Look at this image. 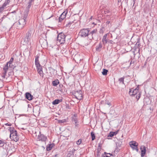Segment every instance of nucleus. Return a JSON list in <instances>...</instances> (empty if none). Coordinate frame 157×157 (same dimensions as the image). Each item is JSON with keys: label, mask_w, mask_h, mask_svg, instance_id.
<instances>
[{"label": "nucleus", "mask_w": 157, "mask_h": 157, "mask_svg": "<svg viewBox=\"0 0 157 157\" xmlns=\"http://www.w3.org/2000/svg\"><path fill=\"white\" fill-rule=\"evenodd\" d=\"M125 2L127 4L128 3V0H124Z\"/></svg>", "instance_id": "4d7b16f0"}, {"label": "nucleus", "mask_w": 157, "mask_h": 157, "mask_svg": "<svg viewBox=\"0 0 157 157\" xmlns=\"http://www.w3.org/2000/svg\"><path fill=\"white\" fill-rule=\"evenodd\" d=\"M55 145L54 144H48L46 150L48 151H50L51 150L52 147Z\"/></svg>", "instance_id": "6ab92c4d"}, {"label": "nucleus", "mask_w": 157, "mask_h": 157, "mask_svg": "<svg viewBox=\"0 0 157 157\" xmlns=\"http://www.w3.org/2000/svg\"><path fill=\"white\" fill-rule=\"evenodd\" d=\"M54 16V15L53 14H52L51 16L49 17L48 18V19H50V18H51V17H53Z\"/></svg>", "instance_id": "603ef678"}, {"label": "nucleus", "mask_w": 157, "mask_h": 157, "mask_svg": "<svg viewBox=\"0 0 157 157\" xmlns=\"http://www.w3.org/2000/svg\"><path fill=\"white\" fill-rule=\"evenodd\" d=\"M75 151V149H73L72 150V154H73V153Z\"/></svg>", "instance_id": "5fc2aeb1"}, {"label": "nucleus", "mask_w": 157, "mask_h": 157, "mask_svg": "<svg viewBox=\"0 0 157 157\" xmlns=\"http://www.w3.org/2000/svg\"><path fill=\"white\" fill-rule=\"evenodd\" d=\"M140 45V44L139 41H138L136 44V47H139Z\"/></svg>", "instance_id": "e433bc0d"}, {"label": "nucleus", "mask_w": 157, "mask_h": 157, "mask_svg": "<svg viewBox=\"0 0 157 157\" xmlns=\"http://www.w3.org/2000/svg\"><path fill=\"white\" fill-rule=\"evenodd\" d=\"M118 131H117L116 132H115L114 135L117 134V133Z\"/></svg>", "instance_id": "864d4df0"}, {"label": "nucleus", "mask_w": 157, "mask_h": 157, "mask_svg": "<svg viewBox=\"0 0 157 157\" xmlns=\"http://www.w3.org/2000/svg\"><path fill=\"white\" fill-rule=\"evenodd\" d=\"M110 23V21H107L106 22V24L107 25H108Z\"/></svg>", "instance_id": "8fccbe9b"}, {"label": "nucleus", "mask_w": 157, "mask_h": 157, "mask_svg": "<svg viewBox=\"0 0 157 157\" xmlns=\"http://www.w3.org/2000/svg\"><path fill=\"white\" fill-rule=\"evenodd\" d=\"M66 120L65 119H63L62 120H59L58 121V122L59 123L62 124L66 122Z\"/></svg>", "instance_id": "c85d7f7f"}, {"label": "nucleus", "mask_w": 157, "mask_h": 157, "mask_svg": "<svg viewBox=\"0 0 157 157\" xmlns=\"http://www.w3.org/2000/svg\"><path fill=\"white\" fill-rule=\"evenodd\" d=\"M124 77H122L119 78L118 81L120 83H122L123 84H124Z\"/></svg>", "instance_id": "393cba45"}, {"label": "nucleus", "mask_w": 157, "mask_h": 157, "mask_svg": "<svg viewBox=\"0 0 157 157\" xmlns=\"http://www.w3.org/2000/svg\"><path fill=\"white\" fill-rule=\"evenodd\" d=\"M35 65H36V67H39V66H41V65H40V63H39V60H37V61L35 60Z\"/></svg>", "instance_id": "cd10ccee"}, {"label": "nucleus", "mask_w": 157, "mask_h": 157, "mask_svg": "<svg viewBox=\"0 0 157 157\" xmlns=\"http://www.w3.org/2000/svg\"><path fill=\"white\" fill-rule=\"evenodd\" d=\"M97 30L95 29L90 31L89 29H81L79 33V36L82 37H86L87 36L90 40L94 39V37L96 36Z\"/></svg>", "instance_id": "f257e3e1"}, {"label": "nucleus", "mask_w": 157, "mask_h": 157, "mask_svg": "<svg viewBox=\"0 0 157 157\" xmlns=\"http://www.w3.org/2000/svg\"><path fill=\"white\" fill-rule=\"evenodd\" d=\"M132 61H131L130 63V64L131 65V63H132Z\"/></svg>", "instance_id": "69168bd1"}, {"label": "nucleus", "mask_w": 157, "mask_h": 157, "mask_svg": "<svg viewBox=\"0 0 157 157\" xmlns=\"http://www.w3.org/2000/svg\"><path fill=\"white\" fill-rule=\"evenodd\" d=\"M74 154H72L71 153H69L67 154V157H71V156H73Z\"/></svg>", "instance_id": "4c0bfd02"}, {"label": "nucleus", "mask_w": 157, "mask_h": 157, "mask_svg": "<svg viewBox=\"0 0 157 157\" xmlns=\"http://www.w3.org/2000/svg\"><path fill=\"white\" fill-rule=\"evenodd\" d=\"M5 18V17L3 16L2 17L1 19H0V21H1V22H2L3 19Z\"/></svg>", "instance_id": "de8ad7c7"}, {"label": "nucleus", "mask_w": 157, "mask_h": 157, "mask_svg": "<svg viewBox=\"0 0 157 157\" xmlns=\"http://www.w3.org/2000/svg\"><path fill=\"white\" fill-rule=\"evenodd\" d=\"M9 130L10 132V135H12V134L15 132V131H16V130H15L14 128L10 127Z\"/></svg>", "instance_id": "412c9836"}, {"label": "nucleus", "mask_w": 157, "mask_h": 157, "mask_svg": "<svg viewBox=\"0 0 157 157\" xmlns=\"http://www.w3.org/2000/svg\"><path fill=\"white\" fill-rule=\"evenodd\" d=\"M109 154L110 155H112V154H111L110 153H109Z\"/></svg>", "instance_id": "0e129e2a"}, {"label": "nucleus", "mask_w": 157, "mask_h": 157, "mask_svg": "<svg viewBox=\"0 0 157 157\" xmlns=\"http://www.w3.org/2000/svg\"><path fill=\"white\" fill-rule=\"evenodd\" d=\"M66 36L63 33H60L58 35L57 37V40L60 44H64L65 41V37Z\"/></svg>", "instance_id": "20e7f679"}, {"label": "nucleus", "mask_w": 157, "mask_h": 157, "mask_svg": "<svg viewBox=\"0 0 157 157\" xmlns=\"http://www.w3.org/2000/svg\"><path fill=\"white\" fill-rule=\"evenodd\" d=\"M104 28L103 27H101L100 28V31H99V33H103L104 32Z\"/></svg>", "instance_id": "2f4dec72"}, {"label": "nucleus", "mask_w": 157, "mask_h": 157, "mask_svg": "<svg viewBox=\"0 0 157 157\" xmlns=\"http://www.w3.org/2000/svg\"><path fill=\"white\" fill-rule=\"evenodd\" d=\"M102 47V44L100 42L98 45L96 46V51L98 52H100Z\"/></svg>", "instance_id": "f3484780"}, {"label": "nucleus", "mask_w": 157, "mask_h": 157, "mask_svg": "<svg viewBox=\"0 0 157 157\" xmlns=\"http://www.w3.org/2000/svg\"><path fill=\"white\" fill-rule=\"evenodd\" d=\"M5 125L8 126H11V124H9L8 123L5 124Z\"/></svg>", "instance_id": "c03bdc74"}, {"label": "nucleus", "mask_w": 157, "mask_h": 157, "mask_svg": "<svg viewBox=\"0 0 157 157\" xmlns=\"http://www.w3.org/2000/svg\"><path fill=\"white\" fill-rule=\"evenodd\" d=\"M91 136L92 138V140H94L95 138V136L94 133L93 132H91Z\"/></svg>", "instance_id": "bb28decb"}, {"label": "nucleus", "mask_w": 157, "mask_h": 157, "mask_svg": "<svg viewBox=\"0 0 157 157\" xmlns=\"http://www.w3.org/2000/svg\"><path fill=\"white\" fill-rule=\"evenodd\" d=\"M13 60V58L12 57L10 59L9 61L7 63V64H8L9 65V67H10V64L12 63Z\"/></svg>", "instance_id": "c756f323"}, {"label": "nucleus", "mask_w": 157, "mask_h": 157, "mask_svg": "<svg viewBox=\"0 0 157 157\" xmlns=\"http://www.w3.org/2000/svg\"><path fill=\"white\" fill-rule=\"evenodd\" d=\"M101 148H98L97 149V152L98 154H99V153L100 152V151L101 150Z\"/></svg>", "instance_id": "ea45409f"}, {"label": "nucleus", "mask_w": 157, "mask_h": 157, "mask_svg": "<svg viewBox=\"0 0 157 157\" xmlns=\"http://www.w3.org/2000/svg\"><path fill=\"white\" fill-rule=\"evenodd\" d=\"M130 95L132 96L135 97L138 101L140 97L141 93L139 90V87H137L135 89H131L129 92Z\"/></svg>", "instance_id": "7ed1b4c3"}, {"label": "nucleus", "mask_w": 157, "mask_h": 157, "mask_svg": "<svg viewBox=\"0 0 157 157\" xmlns=\"http://www.w3.org/2000/svg\"><path fill=\"white\" fill-rule=\"evenodd\" d=\"M10 2V0H6L2 6L5 7Z\"/></svg>", "instance_id": "5701e85b"}, {"label": "nucleus", "mask_w": 157, "mask_h": 157, "mask_svg": "<svg viewBox=\"0 0 157 157\" xmlns=\"http://www.w3.org/2000/svg\"><path fill=\"white\" fill-rule=\"evenodd\" d=\"M150 110H151V108H150Z\"/></svg>", "instance_id": "774afa93"}, {"label": "nucleus", "mask_w": 157, "mask_h": 157, "mask_svg": "<svg viewBox=\"0 0 157 157\" xmlns=\"http://www.w3.org/2000/svg\"><path fill=\"white\" fill-rule=\"evenodd\" d=\"M23 18H20L19 20L13 24V26L18 29H21L23 28L26 23V18L28 14L26 13L24 14Z\"/></svg>", "instance_id": "f03ea898"}, {"label": "nucleus", "mask_w": 157, "mask_h": 157, "mask_svg": "<svg viewBox=\"0 0 157 157\" xmlns=\"http://www.w3.org/2000/svg\"><path fill=\"white\" fill-rule=\"evenodd\" d=\"M92 24H94V25H96V24H95L94 22L92 23Z\"/></svg>", "instance_id": "052dcab7"}, {"label": "nucleus", "mask_w": 157, "mask_h": 157, "mask_svg": "<svg viewBox=\"0 0 157 157\" xmlns=\"http://www.w3.org/2000/svg\"><path fill=\"white\" fill-rule=\"evenodd\" d=\"M101 143H99L98 144V148H101Z\"/></svg>", "instance_id": "a18cd8bd"}, {"label": "nucleus", "mask_w": 157, "mask_h": 157, "mask_svg": "<svg viewBox=\"0 0 157 157\" xmlns=\"http://www.w3.org/2000/svg\"><path fill=\"white\" fill-rule=\"evenodd\" d=\"M9 67H9V65L7 63L4 66L3 68V70L4 71V72L2 73V77L3 78H5L7 72L8 70L9 69Z\"/></svg>", "instance_id": "1a4fd4ad"}, {"label": "nucleus", "mask_w": 157, "mask_h": 157, "mask_svg": "<svg viewBox=\"0 0 157 157\" xmlns=\"http://www.w3.org/2000/svg\"><path fill=\"white\" fill-rule=\"evenodd\" d=\"M104 153L105 154H107V153H106V152H105Z\"/></svg>", "instance_id": "338daca9"}, {"label": "nucleus", "mask_w": 157, "mask_h": 157, "mask_svg": "<svg viewBox=\"0 0 157 157\" xmlns=\"http://www.w3.org/2000/svg\"><path fill=\"white\" fill-rule=\"evenodd\" d=\"M107 34H106L104 35L103 36V38L102 39V42H103V44L105 45V44L107 43L108 42V41L107 40Z\"/></svg>", "instance_id": "2eb2a0df"}, {"label": "nucleus", "mask_w": 157, "mask_h": 157, "mask_svg": "<svg viewBox=\"0 0 157 157\" xmlns=\"http://www.w3.org/2000/svg\"><path fill=\"white\" fill-rule=\"evenodd\" d=\"M38 73L42 77L43 76L44 74L42 71V66L36 67Z\"/></svg>", "instance_id": "4468645a"}, {"label": "nucleus", "mask_w": 157, "mask_h": 157, "mask_svg": "<svg viewBox=\"0 0 157 157\" xmlns=\"http://www.w3.org/2000/svg\"><path fill=\"white\" fill-rule=\"evenodd\" d=\"M122 142L120 141H118L116 142V145L117 147L118 148L120 147H121V145Z\"/></svg>", "instance_id": "4be33fe9"}, {"label": "nucleus", "mask_w": 157, "mask_h": 157, "mask_svg": "<svg viewBox=\"0 0 157 157\" xmlns=\"http://www.w3.org/2000/svg\"><path fill=\"white\" fill-rule=\"evenodd\" d=\"M37 139L39 141L42 142H45L47 139V136H46L44 135L40 134V135L38 136Z\"/></svg>", "instance_id": "9b49d317"}, {"label": "nucleus", "mask_w": 157, "mask_h": 157, "mask_svg": "<svg viewBox=\"0 0 157 157\" xmlns=\"http://www.w3.org/2000/svg\"><path fill=\"white\" fill-rule=\"evenodd\" d=\"M103 157H110V156H109L108 155H105Z\"/></svg>", "instance_id": "6e6d98bb"}, {"label": "nucleus", "mask_w": 157, "mask_h": 157, "mask_svg": "<svg viewBox=\"0 0 157 157\" xmlns=\"http://www.w3.org/2000/svg\"><path fill=\"white\" fill-rule=\"evenodd\" d=\"M39 56L37 55L36 56V58L35 60L37 61V60H39Z\"/></svg>", "instance_id": "a19ab883"}, {"label": "nucleus", "mask_w": 157, "mask_h": 157, "mask_svg": "<svg viewBox=\"0 0 157 157\" xmlns=\"http://www.w3.org/2000/svg\"><path fill=\"white\" fill-rule=\"evenodd\" d=\"M110 18V16L109 15H107V18L108 20H110L109 19Z\"/></svg>", "instance_id": "3c124183"}, {"label": "nucleus", "mask_w": 157, "mask_h": 157, "mask_svg": "<svg viewBox=\"0 0 157 157\" xmlns=\"http://www.w3.org/2000/svg\"><path fill=\"white\" fill-rule=\"evenodd\" d=\"M26 98L29 100H32L33 98V96L29 93L27 92L25 94Z\"/></svg>", "instance_id": "ddd939ff"}, {"label": "nucleus", "mask_w": 157, "mask_h": 157, "mask_svg": "<svg viewBox=\"0 0 157 157\" xmlns=\"http://www.w3.org/2000/svg\"><path fill=\"white\" fill-rule=\"evenodd\" d=\"M115 133L114 132H110L107 136L108 137H112L114 135Z\"/></svg>", "instance_id": "a878e982"}, {"label": "nucleus", "mask_w": 157, "mask_h": 157, "mask_svg": "<svg viewBox=\"0 0 157 157\" xmlns=\"http://www.w3.org/2000/svg\"><path fill=\"white\" fill-rule=\"evenodd\" d=\"M108 72V70L105 69H103V71L102 72V74L104 75H106L107 74Z\"/></svg>", "instance_id": "b1692460"}, {"label": "nucleus", "mask_w": 157, "mask_h": 157, "mask_svg": "<svg viewBox=\"0 0 157 157\" xmlns=\"http://www.w3.org/2000/svg\"><path fill=\"white\" fill-rule=\"evenodd\" d=\"M28 4V6L27 7V8L28 9H29V8H30V7H31V6L33 4V3H31V2H29Z\"/></svg>", "instance_id": "7c9ffc66"}, {"label": "nucleus", "mask_w": 157, "mask_h": 157, "mask_svg": "<svg viewBox=\"0 0 157 157\" xmlns=\"http://www.w3.org/2000/svg\"><path fill=\"white\" fill-rule=\"evenodd\" d=\"M5 7L2 6L0 7V13H2V11L4 10Z\"/></svg>", "instance_id": "c9c22d12"}, {"label": "nucleus", "mask_w": 157, "mask_h": 157, "mask_svg": "<svg viewBox=\"0 0 157 157\" xmlns=\"http://www.w3.org/2000/svg\"><path fill=\"white\" fill-rule=\"evenodd\" d=\"M32 32L31 30L29 31L26 34V36L23 39L25 44H27L30 40L31 38Z\"/></svg>", "instance_id": "39448f33"}, {"label": "nucleus", "mask_w": 157, "mask_h": 157, "mask_svg": "<svg viewBox=\"0 0 157 157\" xmlns=\"http://www.w3.org/2000/svg\"><path fill=\"white\" fill-rule=\"evenodd\" d=\"M73 95L75 98L78 100H81L82 99V91L81 90L75 92Z\"/></svg>", "instance_id": "423d86ee"}, {"label": "nucleus", "mask_w": 157, "mask_h": 157, "mask_svg": "<svg viewBox=\"0 0 157 157\" xmlns=\"http://www.w3.org/2000/svg\"><path fill=\"white\" fill-rule=\"evenodd\" d=\"M118 0V2H121V0Z\"/></svg>", "instance_id": "bf43d9fd"}, {"label": "nucleus", "mask_w": 157, "mask_h": 157, "mask_svg": "<svg viewBox=\"0 0 157 157\" xmlns=\"http://www.w3.org/2000/svg\"><path fill=\"white\" fill-rule=\"evenodd\" d=\"M35 0H29V2L32 3L33 4V2Z\"/></svg>", "instance_id": "49530a36"}, {"label": "nucleus", "mask_w": 157, "mask_h": 157, "mask_svg": "<svg viewBox=\"0 0 157 157\" xmlns=\"http://www.w3.org/2000/svg\"><path fill=\"white\" fill-rule=\"evenodd\" d=\"M141 151V156L142 157H144L146 154V147L144 146H142L140 147Z\"/></svg>", "instance_id": "f8f14e48"}, {"label": "nucleus", "mask_w": 157, "mask_h": 157, "mask_svg": "<svg viewBox=\"0 0 157 157\" xmlns=\"http://www.w3.org/2000/svg\"><path fill=\"white\" fill-rule=\"evenodd\" d=\"M6 143V142L5 140H0V147H3Z\"/></svg>", "instance_id": "aec40b11"}, {"label": "nucleus", "mask_w": 157, "mask_h": 157, "mask_svg": "<svg viewBox=\"0 0 157 157\" xmlns=\"http://www.w3.org/2000/svg\"><path fill=\"white\" fill-rule=\"evenodd\" d=\"M136 0H133V2H134V3H133V5H134L135 4V1H136Z\"/></svg>", "instance_id": "13d9d810"}, {"label": "nucleus", "mask_w": 157, "mask_h": 157, "mask_svg": "<svg viewBox=\"0 0 157 157\" xmlns=\"http://www.w3.org/2000/svg\"><path fill=\"white\" fill-rule=\"evenodd\" d=\"M105 104L109 105V106H110L111 105V103L108 100H105Z\"/></svg>", "instance_id": "72a5a7b5"}, {"label": "nucleus", "mask_w": 157, "mask_h": 157, "mask_svg": "<svg viewBox=\"0 0 157 157\" xmlns=\"http://www.w3.org/2000/svg\"><path fill=\"white\" fill-rule=\"evenodd\" d=\"M75 128H78V127L79 124H77V123H75Z\"/></svg>", "instance_id": "79ce46f5"}, {"label": "nucleus", "mask_w": 157, "mask_h": 157, "mask_svg": "<svg viewBox=\"0 0 157 157\" xmlns=\"http://www.w3.org/2000/svg\"><path fill=\"white\" fill-rule=\"evenodd\" d=\"M129 145L130 147L133 149L136 150L138 152V143L135 141H131L129 143Z\"/></svg>", "instance_id": "6e6552de"}, {"label": "nucleus", "mask_w": 157, "mask_h": 157, "mask_svg": "<svg viewBox=\"0 0 157 157\" xmlns=\"http://www.w3.org/2000/svg\"><path fill=\"white\" fill-rule=\"evenodd\" d=\"M67 13V11L65 10L60 16L59 19V22H61L66 17V15Z\"/></svg>", "instance_id": "9d476101"}, {"label": "nucleus", "mask_w": 157, "mask_h": 157, "mask_svg": "<svg viewBox=\"0 0 157 157\" xmlns=\"http://www.w3.org/2000/svg\"><path fill=\"white\" fill-rule=\"evenodd\" d=\"M66 108L67 109H70V108L69 107L68 105L66 104Z\"/></svg>", "instance_id": "37998d69"}, {"label": "nucleus", "mask_w": 157, "mask_h": 157, "mask_svg": "<svg viewBox=\"0 0 157 157\" xmlns=\"http://www.w3.org/2000/svg\"><path fill=\"white\" fill-rule=\"evenodd\" d=\"M10 137L14 141H17L19 140V138L18 136L17 135V131H15V132L12 134V135H10Z\"/></svg>", "instance_id": "0eeeda50"}, {"label": "nucleus", "mask_w": 157, "mask_h": 157, "mask_svg": "<svg viewBox=\"0 0 157 157\" xmlns=\"http://www.w3.org/2000/svg\"><path fill=\"white\" fill-rule=\"evenodd\" d=\"M82 140L81 139H79L76 142V144L78 145H79L81 143Z\"/></svg>", "instance_id": "f704fd0d"}, {"label": "nucleus", "mask_w": 157, "mask_h": 157, "mask_svg": "<svg viewBox=\"0 0 157 157\" xmlns=\"http://www.w3.org/2000/svg\"><path fill=\"white\" fill-rule=\"evenodd\" d=\"M72 121H74L75 123H78L77 119L76 118H73L72 119Z\"/></svg>", "instance_id": "473e14b6"}, {"label": "nucleus", "mask_w": 157, "mask_h": 157, "mask_svg": "<svg viewBox=\"0 0 157 157\" xmlns=\"http://www.w3.org/2000/svg\"><path fill=\"white\" fill-rule=\"evenodd\" d=\"M15 11H14L12 12V13H15Z\"/></svg>", "instance_id": "e2e57ef3"}, {"label": "nucleus", "mask_w": 157, "mask_h": 157, "mask_svg": "<svg viewBox=\"0 0 157 157\" xmlns=\"http://www.w3.org/2000/svg\"><path fill=\"white\" fill-rule=\"evenodd\" d=\"M72 23H73L72 22H69L67 24H66V27H69L70 26L69 25H71Z\"/></svg>", "instance_id": "58836bf2"}, {"label": "nucleus", "mask_w": 157, "mask_h": 157, "mask_svg": "<svg viewBox=\"0 0 157 157\" xmlns=\"http://www.w3.org/2000/svg\"><path fill=\"white\" fill-rule=\"evenodd\" d=\"M92 16H91V17H90V19H92Z\"/></svg>", "instance_id": "680f3d73"}, {"label": "nucleus", "mask_w": 157, "mask_h": 157, "mask_svg": "<svg viewBox=\"0 0 157 157\" xmlns=\"http://www.w3.org/2000/svg\"><path fill=\"white\" fill-rule=\"evenodd\" d=\"M59 83V80L56 79L52 82V84L53 86H56Z\"/></svg>", "instance_id": "a211bd4d"}, {"label": "nucleus", "mask_w": 157, "mask_h": 157, "mask_svg": "<svg viewBox=\"0 0 157 157\" xmlns=\"http://www.w3.org/2000/svg\"><path fill=\"white\" fill-rule=\"evenodd\" d=\"M119 148H117L116 147V149L115 150V151H117V152H118L119 151Z\"/></svg>", "instance_id": "09e8293b"}, {"label": "nucleus", "mask_w": 157, "mask_h": 157, "mask_svg": "<svg viewBox=\"0 0 157 157\" xmlns=\"http://www.w3.org/2000/svg\"><path fill=\"white\" fill-rule=\"evenodd\" d=\"M62 99H56L55 100L52 102V104L53 105H56L58 104L60 102H62Z\"/></svg>", "instance_id": "dca6fc26"}]
</instances>
